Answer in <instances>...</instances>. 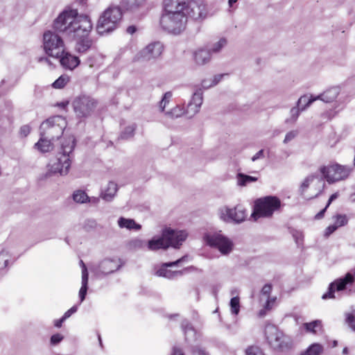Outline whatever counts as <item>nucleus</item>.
Segmentation results:
<instances>
[{"instance_id":"f257e3e1","label":"nucleus","mask_w":355,"mask_h":355,"mask_svg":"<svg viewBox=\"0 0 355 355\" xmlns=\"http://www.w3.org/2000/svg\"><path fill=\"white\" fill-rule=\"evenodd\" d=\"M53 28L76 41L75 49L78 53H85L92 47L89 33L92 23L87 15H78L76 10H64L54 20Z\"/></svg>"},{"instance_id":"f03ea898","label":"nucleus","mask_w":355,"mask_h":355,"mask_svg":"<svg viewBox=\"0 0 355 355\" xmlns=\"http://www.w3.org/2000/svg\"><path fill=\"white\" fill-rule=\"evenodd\" d=\"M184 0H164V12L160 19L163 29L178 35L186 27L187 17L184 14Z\"/></svg>"},{"instance_id":"7ed1b4c3","label":"nucleus","mask_w":355,"mask_h":355,"mask_svg":"<svg viewBox=\"0 0 355 355\" xmlns=\"http://www.w3.org/2000/svg\"><path fill=\"white\" fill-rule=\"evenodd\" d=\"M76 146L73 137H69L62 143L61 151L59 152L54 160L49 164L50 173L67 175L69 172L71 159L73 157V151Z\"/></svg>"},{"instance_id":"20e7f679","label":"nucleus","mask_w":355,"mask_h":355,"mask_svg":"<svg viewBox=\"0 0 355 355\" xmlns=\"http://www.w3.org/2000/svg\"><path fill=\"white\" fill-rule=\"evenodd\" d=\"M187 237L185 231H177L171 228H166L163 230L160 237L153 238L148 241L147 247L150 250L166 249L171 246L178 248Z\"/></svg>"},{"instance_id":"39448f33","label":"nucleus","mask_w":355,"mask_h":355,"mask_svg":"<svg viewBox=\"0 0 355 355\" xmlns=\"http://www.w3.org/2000/svg\"><path fill=\"white\" fill-rule=\"evenodd\" d=\"M122 18L121 9L119 7H109L100 16L96 25L99 35L113 31L118 26Z\"/></svg>"},{"instance_id":"423d86ee","label":"nucleus","mask_w":355,"mask_h":355,"mask_svg":"<svg viewBox=\"0 0 355 355\" xmlns=\"http://www.w3.org/2000/svg\"><path fill=\"white\" fill-rule=\"evenodd\" d=\"M281 206V200L277 196H268L260 198L254 202V208L252 216L254 220L260 217H271L274 212L280 209Z\"/></svg>"},{"instance_id":"0eeeda50","label":"nucleus","mask_w":355,"mask_h":355,"mask_svg":"<svg viewBox=\"0 0 355 355\" xmlns=\"http://www.w3.org/2000/svg\"><path fill=\"white\" fill-rule=\"evenodd\" d=\"M67 126L66 119L61 116H54L43 121L40 125V135L49 139H58Z\"/></svg>"},{"instance_id":"6e6552de","label":"nucleus","mask_w":355,"mask_h":355,"mask_svg":"<svg viewBox=\"0 0 355 355\" xmlns=\"http://www.w3.org/2000/svg\"><path fill=\"white\" fill-rule=\"evenodd\" d=\"M265 336L270 346L275 349L284 351L292 346L291 338L273 324L266 326Z\"/></svg>"},{"instance_id":"1a4fd4ad","label":"nucleus","mask_w":355,"mask_h":355,"mask_svg":"<svg viewBox=\"0 0 355 355\" xmlns=\"http://www.w3.org/2000/svg\"><path fill=\"white\" fill-rule=\"evenodd\" d=\"M203 238L208 245L216 248L223 255H228L233 250V241L221 231L207 233Z\"/></svg>"},{"instance_id":"9d476101","label":"nucleus","mask_w":355,"mask_h":355,"mask_svg":"<svg viewBox=\"0 0 355 355\" xmlns=\"http://www.w3.org/2000/svg\"><path fill=\"white\" fill-rule=\"evenodd\" d=\"M352 167L339 164H334L327 166H322L320 171L329 184L345 180L352 172Z\"/></svg>"},{"instance_id":"9b49d317","label":"nucleus","mask_w":355,"mask_h":355,"mask_svg":"<svg viewBox=\"0 0 355 355\" xmlns=\"http://www.w3.org/2000/svg\"><path fill=\"white\" fill-rule=\"evenodd\" d=\"M43 46L45 53L53 58H58L64 50L62 38L51 31H47L44 33Z\"/></svg>"},{"instance_id":"f8f14e48","label":"nucleus","mask_w":355,"mask_h":355,"mask_svg":"<svg viewBox=\"0 0 355 355\" xmlns=\"http://www.w3.org/2000/svg\"><path fill=\"white\" fill-rule=\"evenodd\" d=\"M97 105L98 101L87 95H80L76 97L73 102L74 112L79 118L90 116L95 110Z\"/></svg>"},{"instance_id":"ddd939ff","label":"nucleus","mask_w":355,"mask_h":355,"mask_svg":"<svg viewBox=\"0 0 355 355\" xmlns=\"http://www.w3.org/2000/svg\"><path fill=\"white\" fill-rule=\"evenodd\" d=\"M184 14L188 19L193 20L201 19L206 16V8L202 0L184 1Z\"/></svg>"},{"instance_id":"4468645a","label":"nucleus","mask_w":355,"mask_h":355,"mask_svg":"<svg viewBox=\"0 0 355 355\" xmlns=\"http://www.w3.org/2000/svg\"><path fill=\"white\" fill-rule=\"evenodd\" d=\"M164 46L159 42H154L139 51L135 56L134 60L144 62L157 58L162 53Z\"/></svg>"},{"instance_id":"2eb2a0df","label":"nucleus","mask_w":355,"mask_h":355,"mask_svg":"<svg viewBox=\"0 0 355 355\" xmlns=\"http://www.w3.org/2000/svg\"><path fill=\"white\" fill-rule=\"evenodd\" d=\"M354 277L351 273H347L343 277L338 278L329 285L328 291L322 296L323 300L335 298V292L345 290L348 285H352Z\"/></svg>"},{"instance_id":"dca6fc26","label":"nucleus","mask_w":355,"mask_h":355,"mask_svg":"<svg viewBox=\"0 0 355 355\" xmlns=\"http://www.w3.org/2000/svg\"><path fill=\"white\" fill-rule=\"evenodd\" d=\"M315 181L316 182V183L318 184L317 192L313 196L310 197L309 198L311 199V198L318 197L322 192V191L324 188V186H325V183L323 180V178L322 176H320L318 174H311V175H308L306 178H305V179L304 180V181L302 182V184L300 186V188H299L300 194L302 196L305 198L306 191L307 190V189L309 188L310 184Z\"/></svg>"},{"instance_id":"f3484780","label":"nucleus","mask_w":355,"mask_h":355,"mask_svg":"<svg viewBox=\"0 0 355 355\" xmlns=\"http://www.w3.org/2000/svg\"><path fill=\"white\" fill-rule=\"evenodd\" d=\"M247 216L245 210L240 206L234 208H225L221 210L220 218L227 222H235L240 223Z\"/></svg>"},{"instance_id":"a211bd4d","label":"nucleus","mask_w":355,"mask_h":355,"mask_svg":"<svg viewBox=\"0 0 355 355\" xmlns=\"http://www.w3.org/2000/svg\"><path fill=\"white\" fill-rule=\"evenodd\" d=\"M187 259V256H183L180 259L171 262L164 263L162 264L160 268H159L156 272L155 275L158 277H162L167 279H174L178 276H180L182 275V270H168V267H173V266H179L181 263L185 261V260Z\"/></svg>"},{"instance_id":"6ab92c4d","label":"nucleus","mask_w":355,"mask_h":355,"mask_svg":"<svg viewBox=\"0 0 355 355\" xmlns=\"http://www.w3.org/2000/svg\"><path fill=\"white\" fill-rule=\"evenodd\" d=\"M202 102L203 94L201 89H198L192 95L191 99L185 110V114L188 118H192L199 112Z\"/></svg>"},{"instance_id":"aec40b11","label":"nucleus","mask_w":355,"mask_h":355,"mask_svg":"<svg viewBox=\"0 0 355 355\" xmlns=\"http://www.w3.org/2000/svg\"><path fill=\"white\" fill-rule=\"evenodd\" d=\"M121 266L120 259H105L100 262L95 271L97 275H109L119 270Z\"/></svg>"},{"instance_id":"412c9836","label":"nucleus","mask_w":355,"mask_h":355,"mask_svg":"<svg viewBox=\"0 0 355 355\" xmlns=\"http://www.w3.org/2000/svg\"><path fill=\"white\" fill-rule=\"evenodd\" d=\"M58 58H59L60 64L66 69L73 70L80 63V60L78 56L66 52L64 50Z\"/></svg>"},{"instance_id":"4be33fe9","label":"nucleus","mask_w":355,"mask_h":355,"mask_svg":"<svg viewBox=\"0 0 355 355\" xmlns=\"http://www.w3.org/2000/svg\"><path fill=\"white\" fill-rule=\"evenodd\" d=\"M118 190L117 184L114 182H110L107 187L101 191L100 198L106 202H111Z\"/></svg>"},{"instance_id":"5701e85b","label":"nucleus","mask_w":355,"mask_h":355,"mask_svg":"<svg viewBox=\"0 0 355 355\" xmlns=\"http://www.w3.org/2000/svg\"><path fill=\"white\" fill-rule=\"evenodd\" d=\"M181 327L185 336V340L187 342H192L197 340V333L190 322L184 320L181 323Z\"/></svg>"},{"instance_id":"b1692460","label":"nucleus","mask_w":355,"mask_h":355,"mask_svg":"<svg viewBox=\"0 0 355 355\" xmlns=\"http://www.w3.org/2000/svg\"><path fill=\"white\" fill-rule=\"evenodd\" d=\"M193 58L197 64H205L207 62H209L211 60V52L209 50L207 49H198L194 52Z\"/></svg>"},{"instance_id":"393cba45","label":"nucleus","mask_w":355,"mask_h":355,"mask_svg":"<svg viewBox=\"0 0 355 355\" xmlns=\"http://www.w3.org/2000/svg\"><path fill=\"white\" fill-rule=\"evenodd\" d=\"M340 93V88L338 87H331L322 94L316 96L318 97V100H321L325 103H331L334 101Z\"/></svg>"},{"instance_id":"a878e982","label":"nucleus","mask_w":355,"mask_h":355,"mask_svg":"<svg viewBox=\"0 0 355 355\" xmlns=\"http://www.w3.org/2000/svg\"><path fill=\"white\" fill-rule=\"evenodd\" d=\"M145 0H121L120 8L125 11L135 12L144 3Z\"/></svg>"},{"instance_id":"bb28decb","label":"nucleus","mask_w":355,"mask_h":355,"mask_svg":"<svg viewBox=\"0 0 355 355\" xmlns=\"http://www.w3.org/2000/svg\"><path fill=\"white\" fill-rule=\"evenodd\" d=\"M118 225L120 228H125L129 230H139L141 226L137 224L134 219L120 217L118 219Z\"/></svg>"},{"instance_id":"cd10ccee","label":"nucleus","mask_w":355,"mask_h":355,"mask_svg":"<svg viewBox=\"0 0 355 355\" xmlns=\"http://www.w3.org/2000/svg\"><path fill=\"white\" fill-rule=\"evenodd\" d=\"M88 279H89V273L87 269V267L84 266L83 270V277H82V286L79 291V298L80 300V303L83 302L86 297L87 289H88Z\"/></svg>"},{"instance_id":"c85d7f7f","label":"nucleus","mask_w":355,"mask_h":355,"mask_svg":"<svg viewBox=\"0 0 355 355\" xmlns=\"http://www.w3.org/2000/svg\"><path fill=\"white\" fill-rule=\"evenodd\" d=\"M51 139L41 136L40 140L35 144V147L41 153H47L53 149Z\"/></svg>"},{"instance_id":"c756f323","label":"nucleus","mask_w":355,"mask_h":355,"mask_svg":"<svg viewBox=\"0 0 355 355\" xmlns=\"http://www.w3.org/2000/svg\"><path fill=\"white\" fill-rule=\"evenodd\" d=\"M317 100H318V97L316 96L303 95L298 99L296 104L301 107L302 111H304Z\"/></svg>"},{"instance_id":"7c9ffc66","label":"nucleus","mask_w":355,"mask_h":355,"mask_svg":"<svg viewBox=\"0 0 355 355\" xmlns=\"http://www.w3.org/2000/svg\"><path fill=\"white\" fill-rule=\"evenodd\" d=\"M236 183L239 187H245L251 182H257L258 178L250 176L243 173H238L236 175Z\"/></svg>"},{"instance_id":"2f4dec72","label":"nucleus","mask_w":355,"mask_h":355,"mask_svg":"<svg viewBox=\"0 0 355 355\" xmlns=\"http://www.w3.org/2000/svg\"><path fill=\"white\" fill-rule=\"evenodd\" d=\"M323 351V347L319 343L311 345L302 355H320Z\"/></svg>"},{"instance_id":"473e14b6","label":"nucleus","mask_w":355,"mask_h":355,"mask_svg":"<svg viewBox=\"0 0 355 355\" xmlns=\"http://www.w3.org/2000/svg\"><path fill=\"white\" fill-rule=\"evenodd\" d=\"M137 128V125L135 123H132L127 127L121 132L120 135V139H129L132 138L135 135V131Z\"/></svg>"},{"instance_id":"72a5a7b5","label":"nucleus","mask_w":355,"mask_h":355,"mask_svg":"<svg viewBox=\"0 0 355 355\" xmlns=\"http://www.w3.org/2000/svg\"><path fill=\"white\" fill-rule=\"evenodd\" d=\"M305 329L307 332L316 334L318 329H320L322 327L321 321L319 320H313L311 322H306L303 324Z\"/></svg>"},{"instance_id":"f704fd0d","label":"nucleus","mask_w":355,"mask_h":355,"mask_svg":"<svg viewBox=\"0 0 355 355\" xmlns=\"http://www.w3.org/2000/svg\"><path fill=\"white\" fill-rule=\"evenodd\" d=\"M73 200L77 203H86L87 202V200H89V196L85 193V191L83 190H76L73 193Z\"/></svg>"},{"instance_id":"c9c22d12","label":"nucleus","mask_w":355,"mask_h":355,"mask_svg":"<svg viewBox=\"0 0 355 355\" xmlns=\"http://www.w3.org/2000/svg\"><path fill=\"white\" fill-rule=\"evenodd\" d=\"M128 246L130 250H137L144 248L146 246V243L141 239L136 238L130 240L128 242Z\"/></svg>"},{"instance_id":"e433bc0d","label":"nucleus","mask_w":355,"mask_h":355,"mask_svg":"<svg viewBox=\"0 0 355 355\" xmlns=\"http://www.w3.org/2000/svg\"><path fill=\"white\" fill-rule=\"evenodd\" d=\"M70 78L67 75H62L52 83V87L55 89H62L69 82Z\"/></svg>"},{"instance_id":"4c0bfd02","label":"nucleus","mask_w":355,"mask_h":355,"mask_svg":"<svg viewBox=\"0 0 355 355\" xmlns=\"http://www.w3.org/2000/svg\"><path fill=\"white\" fill-rule=\"evenodd\" d=\"M301 112H302L301 110V107L297 106V105L296 104V106H295L291 109V110H290L291 116H290V118H288L286 120V123H295L297 121Z\"/></svg>"},{"instance_id":"58836bf2","label":"nucleus","mask_w":355,"mask_h":355,"mask_svg":"<svg viewBox=\"0 0 355 355\" xmlns=\"http://www.w3.org/2000/svg\"><path fill=\"white\" fill-rule=\"evenodd\" d=\"M231 312L234 315H238L240 311V302L238 296L233 297L230 302Z\"/></svg>"},{"instance_id":"ea45409f","label":"nucleus","mask_w":355,"mask_h":355,"mask_svg":"<svg viewBox=\"0 0 355 355\" xmlns=\"http://www.w3.org/2000/svg\"><path fill=\"white\" fill-rule=\"evenodd\" d=\"M184 114H185V111H184L183 108L179 105H177L170 112H166L165 114L173 119L180 117Z\"/></svg>"},{"instance_id":"a19ab883","label":"nucleus","mask_w":355,"mask_h":355,"mask_svg":"<svg viewBox=\"0 0 355 355\" xmlns=\"http://www.w3.org/2000/svg\"><path fill=\"white\" fill-rule=\"evenodd\" d=\"M227 44V40L225 38H220L217 42L214 43L212 45L211 49H209L211 53H218L221 51V49L225 46Z\"/></svg>"},{"instance_id":"79ce46f5","label":"nucleus","mask_w":355,"mask_h":355,"mask_svg":"<svg viewBox=\"0 0 355 355\" xmlns=\"http://www.w3.org/2000/svg\"><path fill=\"white\" fill-rule=\"evenodd\" d=\"M334 218H335L334 225H336L338 228L347 225L348 223V218L345 214H337Z\"/></svg>"},{"instance_id":"37998d69","label":"nucleus","mask_w":355,"mask_h":355,"mask_svg":"<svg viewBox=\"0 0 355 355\" xmlns=\"http://www.w3.org/2000/svg\"><path fill=\"white\" fill-rule=\"evenodd\" d=\"M345 321L351 329L355 331V311L345 313Z\"/></svg>"},{"instance_id":"c03bdc74","label":"nucleus","mask_w":355,"mask_h":355,"mask_svg":"<svg viewBox=\"0 0 355 355\" xmlns=\"http://www.w3.org/2000/svg\"><path fill=\"white\" fill-rule=\"evenodd\" d=\"M171 97H172V93L171 92H167L164 94V96L159 103V109L162 112H163L164 110V108H165L166 104L169 103V101L171 98Z\"/></svg>"},{"instance_id":"a18cd8bd","label":"nucleus","mask_w":355,"mask_h":355,"mask_svg":"<svg viewBox=\"0 0 355 355\" xmlns=\"http://www.w3.org/2000/svg\"><path fill=\"white\" fill-rule=\"evenodd\" d=\"M246 355H265L259 348L257 347H249L245 351Z\"/></svg>"},{"instance_id":"49530a36","label":"nucleus","mask_w":355,"mask_h":355,"mask_svg":"<svg viewBox=\"0 0 355 355\" xmlns=\"http://www.w3.org/2000/svg\"><path fill=\"white\" fill-rule=\"evenodd\" d=\"M297 135H298V131L297 130H291V131L288 132L286 135V137H285L284 140V144H287V143L290 142L293 139H295L297 137Z\"/></svg>"},{"instance_id":"de8ad7c7","label":"nucleus","mask_w":355,"mask_h":355,"mask_svg":"<svg viewBox=\"0 0 355 355\" xmlns=\"http://www.w3.org/2000/svg\"><path fill=\"white\" fill-rule=\"evenodd\" d=\"M64 337L60 334H55L51 336L50 342L52 345H55L63 340Z\"/></svg>"},{"instance_id":"09e8293b","label":"nucleus","mask_w":355,"mask_h":355,"mask_svg":"<svg viewBox=\"0 0 355 355\" xmlns=\"http://www.w3.org/2000/svg\"><path fill=\"white\" fill-rule=\"evenodd\" d=\"M96 227V222L93 219L86 220L84 223V228L86 230L94 229Z\"/></svg>"},{"instance_id":"8fccbe9b","label":"nucleus","mask_w":355,"mask_h":355,"mask_svg":"<svg viewBox=\"0 0 355 355\" xmlns=\"http://www.w3.org/2000/svg\"><path fill=\"white\" fill-rule=\"evenodd\" d=\"M193 355H208L207 352L200 347H194L192 349Z\"/></svg>"},{"instance_id":"3c124183","label":"nucleus","mask_w":355,"mask_h":355,"mask_svg":"<svg viewBox=\"0 0 355 355\" xmlns=\"http://www.w3.org/2000/svg\"><path fill=\"white\" fill-rule=\"evenodd\" d=\"M78 310L77 306H73L71 309H69L68 311H67L62 317L64 319L67 320L69 318L72 314L75 313Z\"/></svg>"},{"instance_id":"603ef678","label":"nucleus","mask_w":355,"mask_h":355,"mask_svg":"<svg viewBox=\"0 0 355 355\" xmlns=\"http://www.w3.org/2000/svg\"><path fill=\"white\" fill-rule=\"evenodd\" d=\"M293 236L295 240V242L297 243V245H300V243L303 240V234L301 232H299V231H295L293 233Z\"/></svg>"},{"instance_id":"864d4df0","label":"nucleus","mask_w":355,"mask_h":355,"mask_svg":"<svg viewBox=\"0 0 355 355\" xmlns=\"http://www.w3.org/2000/svg\"><path fill=\"white\" fill-rule=\"evenodd\" d=\"M265 157L264 150L263 149L259 150L252 157V161L256 162L258 159H263Z\"/></svg>"},{"instance_id":"5fc2aeb1","label":"nucleus","mask_w":355,"mask_h":355,"mask_svg":"<svg viewBox=\"0 0 355 355\" xmlns=\"http://www.w3.org/2000/svg\"><path fill=\"white\" fill-rule=\"evenodd\" d=\"M225 76H227V74L223 73V74H218V75L214 76V78L212 79H211V83H213V85L214 86V85H217Z\"/></svg>"},{"instance_id":"6e6d98bb","label":"nucleus","mask_w":355,"mask_h":355,"mask_svg":"<svg viewBox=\"0 0 355 355\" xmlns=\"http://www.w3.org/2000/svg\"><path fill=\"white\" fill-rule=\"evenodd\" d=\"M201 86L203 89H209L213 87V83H211V79H204L201 82Z\"/></svg>"},{"instance_id":"4d7b16f0","label":"nucleus","mask_w":355,"mask_h":355,"mask_svg":"<svg viewBox=\"0 0 355 355\" xmlns=\"http://www.w3.org/2000/svg\"><path fill=\"white\" fill-rule=\"evenodd\" d=\"M31 132V127L28 125H23L20 128V134L24 137H26Z\"/></svg>"},{"instance_id":"13d9d810","label":"nucleus","mask_w":355,"mask_h":355,"mask_svg":"<svg viewBox=\"0 0 355 355\" xmlns=\"http://www.w3.org/2000/svg\"><path fill=\"white\" fill-rule=\"evenodd\" d=\"M338 227L334 224L328 226L325 230V236H329L330 234L334 233Z\"/></svg>"},{"instance_id":"bf43d9fd","label":"nucleus","mask_w":355,"mask_h":355,"mask_svg":"<svg viewBox=\"0 0 355 355\" xmlns=\"http://www.w3.org/2000/svg\"><path fill=\"white\" fill-rule=\"evenodd\" d=\"M272 291V286L270 284H266L261 289V293L263 295H268Z\"/></svg>"},{"instance_id":"052dcab7","label":"nucleus","mask_w":355,"mask_h":355,"mask_svg":"<svg viewBox=\"0 0 355 355\" xmlns=\"http://www.w3.org/2000/svg\"><path fill=\"white\" fill-rule=\"evenodd\" d=\"M100 202V198L98 197H89V200H87V202L93 205H97L98 202Z\"/></svg>"},{"instance_id":"680f3d73","label":"nucleus","mask_w":355,"mask_h":355,"mask_svg":"<svg viewBox=\"0 0 355 355\" xmlns=\"http://www.w3.org/2000/svg\"><path fill=\"white\" fill-rule=\"evenodd\" d=\"M37 61H38V62L44 63L49 66H50L51 64L50 60L46 57H39L37 58Z\"/></svg>"},{"instance_id":"e2e57ef3","label":"nucleus","mask_w":355,"mask_h":355,"mask_svg":"<svg viewBox=\"0 0 355 355\" xmlns=\"http://www.w3.org/2000/svg\"><path fill=\"white\" fill-rule=\"evenodd\" d=\"M171 355H184L182 350L178 347H173Z\"/></svg>"},{"instance_id":"0e129e2a","label":"nucleus","mask_w":355,"mask_h":355,"mask_svg":"<svg viewBox=\"0 0 355 355\" xmlns=\"http://www.w3.org/2000/svg\"><path fill=\"white\" fill-rule=\"evenodd\" d=\"M66 320L64 319L63 317H62L61 318L58 319V320H55L54 322V325L55 327H58V328H60L62 327V323L65 321Z\"/></svg>"},{"instance_id":"69168bd1","label":"nucleus","mask_w":355,"mask_h":355,"mask_svg":"<svg viewBox=\"0 0 355 355\" xmlns=\"http://www.w3.org/2000/svg\"><path fill=\"white\" fill-rule=\"evenodd\" d=\"M338 195L337 193H333L330 197H329V199L327 202V207H329L331 203L334 200H336L337 198H338Z\"/></svg>"},{"instance_id":"338daca9","label":"nucleus","mask_w":355,"mask_h":355,"mask_svg":"<svg viewBox=\"0 0 355 355\" xmlns=\"http://www.w3.org/2000/svg\"><path fill=\"white\" fill-rule=\"evenodd\" d=\"M328 207H325L323 209H322L319 213H318L315 218L316 219H320L323 217L324 214V212L326 211Z\"/></svg>"},{"instance_id":"774afa93","label":"nucleus","mask_w":355,"mask_h":355,"mask_svg":"<svg viewBox=\"0 0 355 355\" xmlns=\"http://www.w3.org/2000/svg\"><path fill=\"white\" fill-rule=\"evenodd\" d=\"M126 31L128 33L132 35L137 31V28L135 26H130L127 28Z\"/></svg>"}]
</instances>
